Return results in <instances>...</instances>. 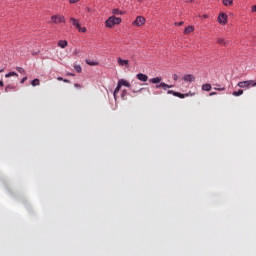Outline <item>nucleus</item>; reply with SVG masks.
<instances>
[{
    "label": "nucleus",
    "instance_id": "obj_1",
    "mask_svg": "<svg viewBox=\"0 0 256 256\" xmlns=\"http://www.w3.org/2000/svg\"><path fill=\"white\" fill-rule=\"evenodd\" d=\"M146 82H149V84H158L155 85V89H164V91H167V89L173 88V85H167V83L161 82V77H155L146 80Z\"/></svg>",
    "mask_w": 256,
    "mask_h": 256
},
{
    "label": "nucleus",
    "instance_id": "obj_2",
    "mask_svg": "<svg viewBox=\"0 0 256 256\" xmlns=\"http://www.w3.org/2000/svg\"><path fill=\"white\" fill-rule=\"evenodd\" d=\"M120 23H122L121 18L111 16V17H108V20H105V27L106 28H113V26L119 25Z\"/></svg>",
    "mask_w": 256,
    "mask_h": 256
},
{
    "label": "nucleus",
    "instance_id": "obj_3",
    "mask_svg": "<svg viewBox=\"0 0 256 256\" xmlns=\"http://www.w3.org/2000/svg\"><path fill=\"white\" fill-rule=\"evenodd\" d=\"M237 86L238 88H241V89H250V88L256 87V80L241 81V82H238Z\"/></svg>",
    "mask_w": 256,
    "mask_h": 256
},
{
    "label": "nucleus",
    "instance_id": "obj_4",
    "mask_svg": "<svg viewBox=\"0 0 256 256\" xmlns=\"http://www.w3.org/2000/svg\"><path fill=\"white\" fill-rule=\"evenodd\" d=\"M122 87L131 88V84L128 83L127 80L120 79V81L117 82V88L114 89V97H116V94H119V89Z\"/></svg>",
    "mask_w": 256,
    "mask_h": 256
},
{
    "label": "nucleus",
    "instance_id": "obj_5",
    "mask_svg": "<svg viewBox=\"0 0 256 256\" xmlns=\"http://www.w3.org/2000/svg\"><path fill=\"white\" fill-rule=\"evenodd\" d=\"M146 24V18H143V16H137V18H134V22H131V26L134 27H142Z\"/></svg>",
    "mask_w": 256,
    "mask_h": 256
},
{
    "label": "nucleus",
    "instance_id": "obj_6",
    "mask_svg": "<svg viewBox=\"0 0 256 256\" xmlns=\"http://www.w3.org/2000/svg\"><path fill=\"white\" fill-rule=\"evenodd\" d=\"M69 23H72V26H75V29H78V32L86 33V28L81 27V24L77 23L75 18H69Z\"/></svg>",
    "mask_w": 256,
    "mask_h": 256
},
{
    "label": "nucleus",
    "instance_id": "obj_7",
    "mask_svg": "<svg viewBox=\"0 0 256 256\" xmlns=\"http://www.w3.org/2000/svg\"><path fill=\"white\" fill-rule=\"evenodd\" d=\"M51 23H54V24L66 23V18L60 15H54V16H51Z\"/></svg>",
    "mask_w": 256,
    "mask_h": 256
},
{
    "label": "nucleus",
    "instance_id": "obj_8",
    "mask_svg": "<svg viewBox=\"0 0 256 256\" xmlns=\"http://www.w3.org/2000/svg\"><path fill=\"white\" fill-rule=\"evenodd\" d=\"M226 19H227L226 13H220L218 15V23L220 25H226Z\"/></svg>",
    "mask_w": 256,
    "mask_h": 256
},
{
    "label": "nucleus",
    "instance_id": "obj_9",
    "mask_svg": "<svg viewBox=\"0 0 256 256\" xmlns=\"http://www.w3.org/2000/svg\"><path fill=\"white\" fill-rule=\"evenodd\" d=\"M136 79L137 81H140V82H146V80H150L149 76H146V74H143V73H137Z\"/></svg>",
    "mask_w": 256,
    "mask_h": 256
},
{
    "label": "nucleus",
    "instance_id": "obj_10",
    "mask_svg": "<svg viewBox=\"0 0 256 256\" xmlns=\"http://www.w3.org/2000/svg\"><path fill=\"white\" fill-rule=\"evenodd\" d=\"M117 65L128 69V60H123L122 58H117Z\"/></svg>",
    "mask_w": 256,
    "mask_h": 256
},
{
    "label": "nucleus",
    "instance_id": "obj_11",
    "mask_svg": "<svg viewBox=\"0 0 256 256\" xmlns=\"http://www.w3.org/2000/svg\"><path fill=\"white\" fill-rule=\"evenodd\" d=\"M182 81H185V83H191L195 81V78L193 77V75L187 74L182 77Z\"/></svg>",
    "mask_w": 256,
    "mask_h": 256
},
{
    "label": "nucleus",
    "instance_id": "obj_12",
    "mask_svg": "<svg viewBox=\"0 0 256 256\" xmlns=\"http://www.w3.org/2000/svg\"><path fill=\"white\" fill-rule=\"evenodd\" d=\"M66 46H67L66 40L57 41V47H60V49H66Z\"/></svg>",
    "mask_w": 256,
    "mask_h": 256
},
{
    "label": "nucleus",
    "instance_id": "obj_13",
    "mask_svg": "<svg viewBox=\"0 0 256 256\" xmlns=\"http://www.w3.org/2000/svg\"><path fill=\"white\" fill-rule=\"evenodd\" d=\"M241 95H244V90H238V91L232 92V96L234 97H239Z\"/></svg>",
    "mask_w": 256,
    "mask_h": 256
},
{
    "label": "nucleus",
    "instance_id": "obj_14",
    "mask_svg": "<svg viewBox=\"0 0 256 256\" xmlns=\"http://www.w3.org/2000/svg\"><path fill=\"white\" fill-rule=\"evenodd\" d=\"M10 77H18V73L10 72V73L4 74V78H10Z\"/></svg>",
    "mask_w": 256,
    "mask_h": 256
},
{
    "label": "nucleus",
    "instance_id": "obj_15",
    "mask_svg": "<svg viewBox=\"0 0 256 256\" xmlns=\"http://www.w3.org/2000/svg\"><path fill=\"white\" fill-rule=\"evenodd\" d=\"M185 35H188L190 33H193V26H188V27H185Z\"/></svg>",
    "mask_w": 256,
    "mask_h": 256
},
{
    "label": "nucleus",
    "instance_id": "obj_16",
    "mask_svg": "<svg viewBox=\"0 0 256 256\" xmlns=\"http://www.w3.org/2000/svg\"><path fill=\"white\" fill-rule=\"evenodd\" d=\"M203 91L209 92L211 91V84H203V87H201Z\"/></svg>",
    "mask_w": 256,
    "mask_h": 256
},
{
    "label": "nucleus",
    "instance_id": "obj_17",
    "mask_svg": "<svg viewBox=\"0 0 256 256\" xmlns=\"http://www.w3.org/2000/svg\"><path fill=\"white\" fill-rule=\"evenodd\" d=\"M15 87L12 85H7V87H4V93H9V91L14 90Z\"/></svg>",
    "mask_w": 256,
    "mask_h": 256
},
{
    "label": "nucleus",
    "instance_id": "obj_18",
    "mask_svg": "<svg viewBox=\"0 0 256 256\" xmlns=\"http://www.w3.org/2000/svg\"><path fill=\"white\" fill-rule=\"evenodd\" d=\"M222 3L225 7L232 6V0H222Z\"/></svg>",
    "mask_w": 256,
    "mask_h": 256
},
{
    "label": "nucleus",
    "instance_id": "obj_19",
    "mask_svg": "<svg viewBox=\"0 0 256 256\" xmlns=\"http://www.w3.org/2000/svg\"><path fill=\"white\" fill-rule=\"evenodd\" d=\"M218 45L225 47L226 46V39L218 38Z\"/></svg>",
    "mask_w": 256,
    "mask_h": 256
},
{
    "label": "nucleus",
    "instance_id": "obj_20",
    "mask_svg": "<svg viewBox=\"0 0 256 256\" xmlns=\"http://www.w3.org/2000/svg\"><path fill=\"white\" fill-rule=\"evenodd\" d=\"M30 86H39V79H34L32 81H30Z\"/></svg>",
    "mask_w": 256,
    "mask_h": 256
},
{
    "label": "nucleus",
    "instance_id": "obj_21",
    "mask_svg": "<svg viewBox=\"0 0 256 256\" xmlns=\"http://www.w3.org/2000/svg\"><path fill=\"white\" fill-rule=\"evenodd\" d=\"M111 13L114 14L115 16L122 15V11H120L119 9H114L111 11Z\"/></svg>",
    "mask_w": 256,
    "mask_h": 256
},
{
    "label": "nucleus",
    "instance_id": "obj_22",
    "mask_svg": "<svg viewBox=\"0 0 256 256\" xmlns=\"http://www.w3.org/2000/svg\"><path fill=\"white\" fill-rule=\"evenodd\" d=\"M173 97H178L179 99H184V97H187V94H172Z\"/></svg>",
    "mask_w": 256,
    "mask_h": 256
},
{
    "label": "nucleus",
    "instance_id": "obj_23",
    "mask_svg": "<svg viewBox=\"0 0 256 256\" xmlns=\"http://www.w3.org/2000/svg\"><path fill=\"white\" fill-rule=\"evenodd\" d=\"M167 95H181V93L175 92L173 90H167Z\"/></svg>",
    "mask_w": 256,
    "mask_h": 256
},
{
    "label": "nucleus",
    "instance_id": "obj_24",
    "mask_svg": "<svg viewBox=\"0 0 256 256\" xmlns=\"http://www.w3.org/2000/svg\"><path fill=\"white\" fill-rule=\"evenodd\" d=\"M125 95H127V91L122 90L120 97L122 98V101H125Z\"/></svg>",
    "mask_w": 256,
    "mask_h": 256
},
{
    "label": "nucleus",
    "instance_id": "obj_25",
    "mask_svg": "<svg viewBox=\"0 0 256 256\" xmlns=\"http://www.w3.org/2000/svg\"><path fill=\"white\" fill-rule=\"evenodd\" d=\"M87 65H90V66H98V63L97 62H92L90 60H87Z\"/></svg>",
    "mask_w": 256,
    "mask_h": 256
},
{
    "label": "nucleus",
    "instance_id": "obj_26",
    "mask_svg": "<svg viewBox=\"0 0 256 256\" xmlns=\"http://www.w3.org/2000/svg\"><path fill=\"white\" fill-rule=\"evenodd\" d=\"M75 72L81 73V65H75Z\"/></svg>",
    "mask_w": 256,
    "mask_h": 256
},
{
    "label": "nucleus",
    "instance_id": "obj_27",
    "mask_svg": "<svg viewBox=\"0 0 256 256\" xmlns=\"http://www.w3.org/2000/svg\"><path fill=\"white\" fill-rule=\"evenodd\" d=\"M16 72H19V74H24V69L21 67H16Z\"/></svg>",
    "mask_w": 256,
    "mask_h": 256
},
{
    "label": "nucleus",
    "instance_id": "obj_28",
    "mask_svg": "<svg viewBox=\"0 0 256 256\" xmlns=\"http://www.w3.org/2000/svg\"><path fill=\"white\" fill-rule=\"evenodd\" d=\"M140 91H143V88H140V89H131V93H140Z\"/></svg>",
    "mask_w": 256,
    "mask_h": 256
},
{
    "label": "nucleus",
    "instance_id": "obj_29",
    "mask_svg": "<svg viewBox=\"0 0 256 256\" xmlns=\"http://www.w3.org/2000/svg\"><path fill=\"white\" fill-rule=\"evenodd\" d=\"M250 12L256 13V5L250 7Z\"/></svg>",
    "mask_w": 256,
    "mask_h": 256
},
{
    "label": "nucleus",
    "instance_id": "obj_30",
    "mask_svg": "<svg viewBox=\"0 0 256 256\" xmlns=\"http://www.w3.org/2000/svg\"><path fill=\"white\" fill-rule=\"evenodd\" d=\"M184 24V22H176V23H174L173 25L174 26H181V25H183Z\"/></svg>",
    "mask_w": 256,
    "mask_h": 256
},
{
    "label": "nucleus",
    "instance_id": "obj_31",
    "mask_svg": "<svg viewBox=\"0 0 256 256\" xmlns=\"http://www.w3.org/2000/svg\"><path fill=\"white\" fill-rule=\"evenodd\" d=\"M25 81H27V77L22 78V80H20V82H19V83H20V84H24V82H25Z\"/></svg>",
    "mask_w": 256,
    "mask_h": 256
},
{
    "label": "nucleus",
    "instance_id": "obj_32",
    "mask_svg": "<svg viewBox=\"0 0 256 256\" xmlns=\"http://www.w3.org/2000/svg\"><path fill=\"white\" fill-rule=\"evenodd\" d=\"M226 90L225 88H214V91H224Z\"/></svg>",
    "mask_w": 256,
    "mask_h": 256
},
{
    "label": "nucleus",
    "instance_id": "obj_33",
    "mask_svg": "<svg viewBox=\"0 0 256 256\" xmlns=\"http://www.w3.org/2000/svg\"><path fill=\"white\" fill-rule=\"evenodd\" d=\"M77 1H79V0H69V3L75 4V3H77Z\"/></svg>",
    "mask_w": 256,
    "mask_h": 256
},
{
    "label": "nucleus",
    "instance_id": "obj_34",
    "mask_svg": "<svg viewBox=\"0 0 256 256\" xmlns=\"http://www.w3.org/2000/svg\"><path fill=\"white\" fill-rule=\"evenodd\" d=\"M178 80V76L173 74V81H177Z\"/></svg>",
    "mask_w": 256,
    "mask_h": 256
},
{
    "label": "nucleus",
    "instance_id": "obj_35",
    "mask_svg": "<svg viewBox=\"0 0 256 256\" xmlns=\"http://www.w3.org/2000/svg\"><path fill=\"white\" fill-rule=\"evenodd\" d=\"M57 81H67V80L63 79V78H60V77H57Z\"/></svg>",
    "mask_w": 256,
    "mask_h": 256
},
{
    "label": "nucleus",
    "instance_id": "obj_36",
    "mask_svg": "<svg viewBox=\"0 0 256 256\" xmlns=\"http://www.w3.org/2000/svg\"><path fill=\"white\" fill-rule=\"evenodd\" d=\"M75 88L81 89V84H75Z\"/></svg>",
    "mask_w": 256,
    "mask_h": 256
},
{
    "label": "nucleus",
    "instance_id": "obj_37",
    "mask_svg": "<svg viewBox=\"0 0 256 256\" xmlns=\"http://www.w3.org/2000/svg\"><path fill=\"white\" fill-rule=\"evenodd\" d=\"M214 95H217V93L215 92L209 93V96H214Z\"/></svg>",
    "mask_w": 256,
    "mask_h": 256
},
{
    "label": "nucleus",
    "instance_id": "obj_38",
    "mask_svg": "<svg viewBox=\"0 0 256 256\" xmlns=\"http://www.w3.org/2000/svg\"><path fill=\"white\" fill-rule=\"evenodd\" d=\"M62 81L63 83H69V80H60Z\"/></svg>",
    "mask_w": 256,
    "mask_h": 256
},
{
    "label": "nucleus",
    "instance_id": "obj_39",
    "mask_svg": "<svg viewBox=\"0 0 256 256\" xmlns=\"http://www.w3.org/2000/svg\"><path fill=\"white\" fill-rule=\"evenodd\" d=\"M208 18V15H203V19H207Z\"/></svg>",
    "mask_w": 256,
    "mask_h": 256
},
{
    "label": "nucleus",
    "instance_id": "obj_40",
    "mask_svg": "<svg viewBox=\"0 0 256 256\" xmlns=\"http://www.w3.org/2000/svg\"><path fill=\"white\" fill-rule=\"evenodd\" d=\"M0 87H3V81H0Z\"/></svg>",
    "mask_w": 256,
    "mask_h": 256
},
{
    "label": "nucleus",
    "instance_id": "obj_41",
    "mask_svg": "<svg viewBox=\"0 0 256 256\" xmlns=\"http://www.w3.org/2000/svg\"><path fill=\"white\" fill-rule=\"evenodd\" d=\"M0 73H3V68L0 69Z\"/></svg>",
    "mask_w": 256,
    "mask_h": 256
},
{
    "label": "nucleus",
    "instance_id": "obj_42",
    "mask_svg": "<svg viewBox=\"0 0 256 256\" xmlns=\"http://www.w3.org/2000/svg\"><path fill=\"white\" fill-rule=\"evenodd\" d=\"M140 85L139 83H134V86Z\"/></svg>",
    "mask_w": 256,
    "mask_h": 256
},
{
    "label": "nucleus",
    "instance_id": "obj_43",
    "mask_svg": "<svg viewBox=\"0 0 256 256\" xmlns=\"http://www.w3.org/2000/svg\"><path fill=\"white\" fill-rule=\"evenodd\" d=\"M89 11H91V10H89V8H87V12H89Z\"/></svg>",
    "mask_w": 256,
    "mask_h": 256
},
{
    "label": "nucleus",
    "instance_id": "obj_44",
    "mask_svg": "<svg viewBox=\"0 0 256 256\" xmlns=\"http://www.w3.org/2000/svg\"><path fill=\"white\" fill-rule=\"evenodd\" d=\"M137 2H140V0H137Z\"/></svg>",
    "mask_w": 256,
    "mask_h": 256
}]
</instances>
